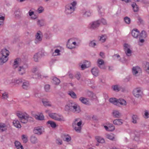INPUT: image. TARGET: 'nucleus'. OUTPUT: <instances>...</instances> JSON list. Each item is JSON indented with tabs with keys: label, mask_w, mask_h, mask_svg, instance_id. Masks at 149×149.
<instances>
[{
	"label": "nucleus",
	"mask_w": 149,
	"mask_h": 149,
	"mask_svg": "<svg viewBox=\"0 0 149 149\" xmlns=\"http://www.w3.org/2000/svg\"><path fill=\"white\" fill-rule=\"evenodd\" d=\"M13 124L14 126L17 128H20L21 127V126L19 121L17 120H13Z\"/></svg>",
	"instance_id": "20"
},
{
	"label": "nucleus",
	"mask_w": 149,
	"mask_h": 149,
	"mask_svg": "<svg viewBox=\"0 0 149 149\" xmlns=\"http://www.w3.org/2000/svg\"><path fill=\"white\" fill-rule=\"evenodd\" d=\"M33 132L38 135L41 134L42 133V127H36L33 130Z\"/></svg>",
	"instance_id": "13"
},
{
	"label": "nucleus",
	"mask_w": 149,
	"mask_h": 149,
	"mask_svg": "<svg viewBox=\"0 0 149 149\" xmlns=\"http://www.w3.org/2000/svg\"><path fill=\"white\" fill-rule=\"evenodd\" d=\"M40 56L38 54L36 53L34 56L33 60L35 62H37L38 61V59Z\"/></svg>",
	"instance_id": "45"
},
{
	"label": "nucleus",
	"mask_w": 149,
	"mask_h": 149,
	"mask_svg": "<svg viewBox=\"0 0 149 149\" xmlns=\"http://www.w3.org/2000/svg\"><path fill=\"white\" fill-rule=\"evenodd\" d=\"M68 94L73 98L75 99L77 98V96L76 94L73 91H70L68 93Z\"/></svg>",
	"instance_id": "44"
},
{
	"label": "nucleus",
	"mask_w": 149,
	"mask_h": 149,
	"mask_svg": "<svg viewBox=\"0 0 149 149\" xmlns=\"http://www.w3.org/2000/svg\"><path fill=\"white\" fill-rule=\"evenodd\" d=\"M106 138L112 141H115V136L114 134H107L106 135Z\"/></svg>",
	"instance_id": "24"
},
{
	"label": "nucleus",
	"mask_w": 149,
	"mask_h": 149,
	"mask_svg": "<svg viewBox=\"0 0 149 149\" xmlns=\"http://www.w3.org/2000/svg\"><path fill=\"white\" fill-rule=\"evenodd\" d=\"M91 72L92 74L94 76H97L98 75L99 71L97 68H93L92 69Z\"/></svg>",
	"instance_id": "21"
},
{
	"label": "nucleus",
	"mask_w": 149,
	"mask_h": 149,
	"mask_svg": "<svg viewBox=\"0 0 149 149\" xmlns=\"http://www.w3.org/2000/svg\"><path fill=\"white\" fill-rule=\"evenodd\" d=\"M81 109L79 106L78 104H76L74 107V108L73 109L72 112L77 113H79Z\"/></svg>",
	"instance_id": "17"
},
{
	"label": "nucleus",
	"mask_w": 149,
	"mask_h": 149,
	"mask_svg": "<svg viewBox=\"0 0 149 149\" xmlns=\"http://www.w3.org/2000/svg\"><path fill=\"white\" fill-rule=\"evenodd\" d=\"M44 10V9L42 6H40L38 9V12L39 13H42Z\"/></svg>",
	"instance_id": "56"
},
{
	"label": "nucleus",
	"mask_w": 149,
	"mask_h": 149,
	"mask_svg": "<svg viewBox=\"0 0 149 149\" xmlns=\"http://www.w3.org/2000/svg\"><path fill=\"white\" fill-rule=\"evenodd\" d=\"M77 2L74 1L68 4L65 6V13L67 14H70L73 12L75 8Z\"/></svg>",
	"instance_id": "2"
},
{
	"label": "nucleus",
	"mask_w": 149,
	"mask_h": 149,
	"mask_svg": "<svg viewBox=\"0 0 149 149\" xmlns=\"http://www.w3.org/2000/svg\"><path fill=\"white\" fill-rule=\"evenodd\" d=\"M113 124L115 125H122L123 123L122 120L120 119L115 120L113 121Z\"/></svg>",
	"instance_id": "26"
},
{
	"label": "nucleus",
	"mask_w": 149,
	"mask_h": 149,
	"mask_svg": "<svg viewBox=\"0 0 149 149\" xmlns=\"http://www.w3.org/2000/svg\"><path fill=\"white\" fill-rule=\"evenodd\" d=\"M27 122L28 120H29L30 122L33 121V118L31 116H29V115H27Z\"/></svg>",
	"instance_id": "58"
},
{
	"label": "nucleus",
	"mask_w": 149,
	"mask_h": 149,
	"mask_svg": "<svg viewBox=\"0 0 149 149\" xmlns=\"http://www.w3.org/2000/svg\"><path fill=\"white\" fill-rule=\"evenodd\" d=\"M60 52V51L59 49H57L55 50L53 54V55L54 56L59 55Z\"/></svg>",
	"instance_id": "53"
},
{
	"label": "nucleus",
	"mask_w": 149,
	"mask_h": 149,
	"mask_svg": "<svg viewBox=\"0 0 149 149\" xmlns=\"http://www.w3.org/2000/svg\"><path fill=\"white\" fill-rule=\"evenodd\" d=\"M100 23V21L99 20L90 23L89 25V27L91 29H95L99 26Z\"/></svg>",
	"instance_id": "7"
},
{
	"label": "nucleus",
	"mask_w": 149,
	"mask_h": 149,
	"mask_svg": "<svg viewBox=\"0 0 149 149\" xmlns=\"http://www.w3.org/2000/svg\"><path fill=\"white\" fill-rule=\"evenodd\" d=\"M56 143L58 144L61 145L62 143V141L61 139H57L56 140Z\"/></svg>",
	"instance_id": "60"
},
{
	"label": "nucleus",
	"mask_w": 149,
	"mask_h": 149,
	"mask_svg": "<svg viewBox=\"0 0 149 149\" xmlns=\"http://www.w3.org/2000/svg\"><path fill=\"white\" fill-rule=\"evenodd\" d=\"M15 16L17 18H19L20 17L21 15V12L19 11H16L15 13Z\"/></svg>",
	"instance_id": "49"
},
{
	"label": "nucleus",
	"mask_w": 149,
	"mask_h": 149,
	"mask_svg": "<svg viewBox=\"0 0 149 149\" xmlns=\"http://www.w3.org/2000/svg\"><path fill=\"white\" fill-rule=\"evenodd\" d=\"M69 40H68V42L67 43V47L69 48V49H72L74 48V47H73V46H70L69 44Z\"/></svg>",
	"instance_id": "63"
},
{
	"label": "nucleus",
	"mask_w": 149,
	"mask_h": 149,
	"mask_svg": "<svg viewBox=\"0 0 149 149\" xmlns=\"http://www.w3.org/2000/svg\"><path fill=\"white\" fill-rule=\"evenodd\" d=\"M82 13H83V14L86 17H89L91 15V13L88 10L87 11L83 10Z\"/></svg>",
	"instance_id": "38"
},
{
	"label": "nucleus",
	"mask_w": 149,
	"mask_h": 149,
	"mask_svg": "<svg viewBox=\"0 0 149 149\" xmlns=\"http://www.w3.org/2000/svg\"><path fill=\"white\" fill-rule=\"evenodd\" d=\"M79 100L83 103L86 105H88L89 104V99L83 97H80L79 98Z\"/></svg>",
	"instance_id": "15"
},
{
	"label": "nucleus",
	"mask_w": 149,
	"mask_h": 149,
	"mask_svg": "<svg viewBox=\"0 0 149 149\" xmlns=\"http://www.w3.org/2000/svg\"><path fill=\"white\" fill-rule=\"evenodd\" d=\"M65 141L67 142L70 141L71 140V138L70 136L68 135H65Z\"/></svg>",
	"instance_id": "52"
},
{
	"label": "nucleus",
	"mask_w": 149,
	"mask_h": 149,
	"mask_svg": "<svg viewBox=\"0 0 149 149\" xmlns=\"http://www.w3.org/2000/svg\"><path fill=\"white\" fill-rule=\"evenodd\" d=\"M112 115L115 118H119L121 116V114L119 111L115 110L113 111Z\"/></svg>",
	"instance_id": "19"
},
{
	"label": "nucleus",
	"mask_w": 149,
	"mask_h": 149,
	"mask_svg": "<svg viewBox=\"0 0 149 149\" xmlns=\"http://www.w3.org/2000/svg\"><path fill=\"white\" fill-rule=\"evenodd\" d=\"M50 86L49 84H46L44 86V89L45 91L47 92H50Z\"/></svg>",
	"instance_id": "39"
},
{
	"label": "nucleus",
	"mask_w": 149,
	"mask_h": 149,
	"mask_svg": "<svg viewBox=\"0 0 149 149\" xmlns=\"http://www.w3.org/2000/svg\"><path fill=\"white\" fill-rule=\"evenodd\" d=\"M132 7L133 8L134 11L135 12H136L138 11L139 10V7L135 3H134L132 5Z\"/></svg>",
	"instance_id": "31"
},
{
	"label": "nucleus",
	"mask_w": 149,
	"mask_h": 149,
	"mask_svg": "<svg viewBox=\"0 0 149 149\" xmlns=\"http://www.w3.org/2000/svg\"><path fill=\"white\" fill-rule=\"evenodd\" d=\"M23 80H22L21 79H18L16 80L15 82L17 84H19L23 82Z\"/></svg>",
	"instance_id": "61"
},
{
	"label": "nucleus",
	"mask_w": 149,
	"mask_h": 149,
	"mask_svg": "<svg viewBox=\"0 0 149 149\" xmlns=\"http://www.w3.org/2000/svg\"><path fill=\"white\" fill-rule=\"evenodd\" d=\"M76 104L74 102H69L65 106V110L72 112L73 109L74 108Z\"/></svg>",
	"instance_id": "6"
},
{
	"label": "nucleus",
	"mask_w": 149,
	"mask_h": 149,
	"mask_svg": "<svg viewBox=\"0 0 149 149\" xmlns=\"http://www.w3.org/2000/svg\"><path fill=\"white\" fill-rule=\"evenodd\" d=\"M82 124V121L79 118L75 119L72 123L73 128L75 131L79 133H80L81 130V125Z\"/></svg>",
	"instance_id": "1"
},
{
	"label": "nucleus",
	"mask_w": 149,
	"mask_h": 149,
	"mask_svg": "<svg viewBox=\"0 0 149 149\" xmlns=\"http://www.w3.org/2000/svg\"><path fill=\"white\" fill-rule=\"evenodd\" d=\"M101 22L104 24L105 25L107 24V22L106 20L104 19H102L101 20Z\"/></svg>",
	"instance_id": "64"
},
{
	"label": "nucleus",
	"mask_w": 149,
	"mask_h": 149,
	"mask_svg": "<svg viewBox=\"0 0 149 149\" xmlns=\"http://www.w3.org/2000/svg\"><path fill=\"white\" fill-rule=\"evenodd\" d=\"M18 72L19 74L22 75L25 73V69L23 66H19L17 68Z\"/></svg>",
	"instance_id": "16"
},
{
	"label": "nucleus",
	"mask_w": 149,
	"mask_h": 149,
	"mask_svg": "<svg viewBox=\"0 0 149 149\" xmlns=\"http://www.w3.org/2000/svg\"><path fill=\"white\" fill-rule=\"evenodd\" d=\"M145 69L146 72L148 73H149V63L146 62L144 64Z\"/></svg>",
	"instance_id": "36"
},
{
	"label": "nucleus",
	"mask_w": 149,
	"mask_h": 149,
	"mask_svg": "<svg viewBox=\"0 0 149 149\" xmlns=\"http://www.w3.org/2000/svg\"><path fill=\"white\" fill-rule=\"evenodd\" d=\"M5 17L3 16H0V25H2L3 24Z\"/></svg>",
	"instance_id": "51"
},
{
	"label": "nucleus",
	"mask_w": 149,
	"mask_h": 149,
	"mask_svg": "<svg viewBox=\"0 0 149 149\" xmlns=\"http://www.w3.org/2000/svg\"><path fill=\"white\" fill-rule=\"evenodd\" d=\"M124 20L126 23L128 24H130L131 20L130 18L128 17H125L124 18Z\"/></svg>",
	"instance_id": "48"
},
{
	"label": "nucleus",
	"mask_w": 149,
	"mask_h": 149,
	"mask_svg": "<svg viewBox=\"0 0 149 149\" xmlns=\"http://www.w3.org/2000/svg\"><path fill=\"white\" fill-rule=\"evenodd\" d=\"M30 141L32 143H36L38 142V139L37 138L34 136H32L30 138Z\"/></svg>",
	"instance_id": "29"
},
{
	"label": "nucleus",
	"mask_w": 149,
	"mask_h": 149,
	"mask_svg": "<svg viewBox=\"0 0 149 149\" xmlns=\"http://www.w3.org/2000/svg\"><path fill=\"white\" fill-rule=\"evenodd\" d=\"M22 86V88L24 89L27 90L30 88V84L29 81L23 80Z\"/></svg>",
	"instance_id": "11"
},
{
	"label": "nucleus",
	"mask_w": 149,
	"mask_h": 149,
	"mask_svg": "<svg viewBox=\"0 0 149 149\" xmlns=\"http://www.w3.org/2000/svg\"><path fill=\"white\" fill-rule=\"evenodd\" d=\"M42 34L41 32L40 31H38L36 35V40L35 42L36 44L40 42L42 40V38L41 35Z\"/></svg>",
	"instance_id": "9"
},
{
	"label": "nucleus",
	"mask_w": 149,
	"mask_h": 149,
	"mask_svg": "<svg viewBox=\"0 0 149 149\" xmlns=\"http://www.w3.org/2000/svg\"><path fill=\"white\" fill-rule=\"evenodd\" d=\"M132 122L134 124L137 123V120L138 119V117L136 115H133L132 116Z\"/></svg>",
	"instance_id": "27"
},
{
	"label": "nucleus",
	"mask_w": 149,
	"mask_h": 149,
	"mask_svg": "<svg viewBox=\"0 0 149 149\" xmlns=\"http://www.w3.org/2000/svg\"><path fill=\"white\" fill-rule=\"evenodd\" d=\"M84 64L87 68L89 67L91 65L90 62L88 61H85L84 62Z\"/></svg>",
	"instance_id": "57"
},
{
	"label": "nucleus",
	"mask_w": 149,
	"mask_h": 149,
	"mask_svg": "<svg viewBox=\"0 0 149 149\" xmlns=\"http://www.w3.org/2000/svg\"><path fill=\"white\" fill-rule=\"evenodd\" d=\"M124 50L130 48V46L127 44L125 43L123 45Z\"/></svg>",
	"instance_id": "55"
},
{
	"label": "nucleus",
	"mask_w": 149,
	"mask_h": 149,
	"mask_svg": "<svg viewBox=\"0 0 149 149\" xmlns=\"http://www.w3.org/2000/svg\"><path fill=\"white\" fill-rule=\"evenodd\" d=\"M1 97L3 99L7 100V99L8 97V93L6 92L2 93Z\"/></svg>",
	"instance_id": "40"
},
{
	"label": "nucleus",
	"mask_w": 149,
	"mask_h": 149,
	"mask_svg": "<svg viewBox=\"0 0 149 149\" xmlns=\"http://www.w3.org/2000/svg\"><path fill=\"white\" fill-rule=\"evenodd\" d=\"M42 102L45 106H51L52 105L49 102H47L45 100H42Z\"/></svg>",
	"instance_id": "47"
},
{
	"label": "nucleus",
	"mask_w": 149,
	"mask_h": 149,
	"mask_svg": "<svg viewBox=\"0 0 149 149\" xmlns=\"http://www.w3.org/2000/svg\"><path fill=\"white\" fill-rule=\"evenodd\" d=\"M95 138L97 141L99 143H103L105 142L104 139L100 136H96Z\"/></svg>",
	"instance_id": "30"
},
{
	"label": "nucleus",
	"mask_w": 149,
	"mask_h": 149,
	"mask_svg": "<svg viewBox=\"0 0 149 149\" xmlns=\"http://www.w3.org/2000/svg\"><path fill=\"white\" fill-rule=\"evenodd\" d=\"M7 126L6 124L0 123V132H2L7 130Z\"/></svg>",
	"instance_id": "14"
},
{
	"label": "nucleus",
	"mask_w": 149,
	"mask_h": 149,
	"mask_svg": "<svg viewBox=\"0 0 149 149\" xmlns=\"http://www.w3.org/2000/svg\"><path fill=\"white\" fill-rule=\"evenodd\" d=\"M45 24L44 21L43 19L38 20V21L37 24L40 26H41L44 25Z\"/></svg>",
	"instance_id": "37"
},
{
	"label": "nucleus",
	"mask_w": 149,
	"mask_h": 149,
	"mask_svg": "<svg viewBox=\"0 0 149 149\" xmlns=\"http://www.w3.org/2000/svg\"><path fill=\"white\" fill-rule=\"evenodd\" d=\"M110 102L116 105H118V100L115 98H111L109 99Z\"/></svg>",
	"instance_id": "23"
},
{
	"label": "nucleus",
	"mask_w": 149,
	"mask_h": 149,
	"mask_svg": "<svg viewBox=\"0 0 149 149\" xmlns=\"http://www.w3.org/2000/svg\"><path fill=\"white\" fill-rule=\"evenodd\" d=\"M118 103H120V104L123 106H125L127 104L126 101L123 99H119L118 100Z\"/></svg>",
	"instance_id": "33"
},
{
	"label": "nucleus",
	"mask_w": 149,
	"mask_h": 149,
	"mask_svg": "<svg viewBox=\"0 0 149 149\" xmlns=\"http://www.w3.org/2000/svg\"><path fill=\"white\" fill-rule=\"evenodd\" d=\"M139 32L138 31L137 29H134L132 31V35L134 38H137L139 35Z\"/></svg>",
	"instance_id": "18"
},
{
	"label": "nucleus",
	"mask_w": 149,
	"mask_h": 149,
	"mask_svg": "<svg viewBox=\"0 0 149 149\" xmlns=\"http://www.w3.org/2000/svg\"><path fill=\"white\" fill-rule=\"evenodd\" d=\"M106 40V38L105 37H104V36H101L100 37V40L102 41V42H104Z\"/></svg>",
	"instance_id": "62"
},
{
	"label": "nucleus",
	"mask_w": 149,
	"mask_h": 149,
	"mask_svg": "<svg viewBox=\"0 0 149 149\" xmlns=\"http://www.w3.org/2000/svg\"><path fill=\"white\" fill-rule=\"evenodd\" d=\"M134 96L137 98L141 97L143 94L142 89L140 88H135L133 92Z\"/></svg>",
	"instance_id": "5"
},
{
	"label": "nucleus",
	"mask_w": 149,
	"mask_h": 149,
	"mask_svg": "<svg viewBox=\"0 0 149 149\" xmlns=\"http://www.w3.org/2000/svg\"><path fill=\"white\" fill-rule=\"evenodd\" d=\"M49 115L51 118L56 120L60 121H65V118L63 116L55 113H50Z\"/></svg>",
	"instance_id": "4"
},
{
	"label": "nucleus",
	"mask_w": 149,
	"mask_h": 149,
	"mask_svg": "<svg viewBox=\"0 0 149 149\" xmlns=\"http://www.w3.org/2000/svg\"><path fill=\"white\" fill-rule=\"evenodd\" d=\"M47 123L48 124H50L52 128H55L56 127V123L53 121L49 120L47 122Z\"/></svg>",
	"instance_id": "34"
},
{
	"label": "nucleus",
	"mask_w": 149,
	"mask_h": 149,
	"mask_svg": "<svg viewBox=\"0 0 149 149\" xmlns=\"http://www.w3.org/2000/svg\"><path fill=\"white\" fill-rule=\"evenodd\" d=\"M97 63L98 66L100 68L103 69H106V67L104 65V62L103 60L99 59L97 60Z\"/></svg>",
	"instance_id": "10"
},
{
	"label": "nucleus",
	"mask_w": 149,
	"mask_h": 149,
	"mask_svg": "<svg viewBox=\"0 0 149 149\" xmlns=\"http://www.w3.org/2000/svg\"><path fill=\"white\" fill-rule=\"evenodd\" d=\"M107 125L108 126L109 128H110L109 130L110 131H112L114 130L115 127L112 124L110 123H108Z\"/></svg>",
	"instance_id": "43"
},
{
	"label": "nucleus",
	"mask_w": 149,
	"mask_h": 149,
	"mask_svg": "<svg viewBox=\"0 0 149 149\" xmlns=\"http://www.w3.org/2000/svg\"><path fill=\"white\" fill-rule=\"evenodd\" d=\"M147 36L146 32L144 31H142L140 34V37L142 38H145Z\"/></svg>",
	"instance_id": "41"
},
{
	"label": "nucleus",
	"mask_w": 149,
	"mask_h": 149,
	"mask_svg": "<svg viewBox=\"0 0 149 149\" xmlns=\"http://www.w3.org/2000/svg\"><path fill=\"white\" fill-rule=\"evenodd\" d=\"M132 71L133 74L136 76L138 73L141 71V69L138 66L134 67L132 68Z\"/></svg>",
	"instance_id": "8"
},
{
	"label": "nucleus",
	"mask_w": 149,
	"mask_h": 149,
	"mask_svg": "<svg viewBox=\"0 0 149 149\" xmlns=\"http://www.w3.org/2000/svg\"><path fill=\"white\" fill-rule=\"evenodd\" d=\"M53 83L55 85H58L60 83V80L56 77H54L53 79Z\"/></svg>",
	"instance_id": "32"
},
{
	"label": "nucleus",
	"mask_w": 149,
	"mask_h": 149,
	"mask_svg": "<svg viewBox=\"0 0 149 149\" xmlns=\"http://www.w3.org/2000/svg\"><path fill=\"white\" fill-rule=\"evenodd\" d=\"M17 115L18 117L19 120L22 123H27V118L28 114L22 112H19L17 113Z\"/></svg>",
	"instance_id": "3"
},
{
	"label": "nucleus",
	"mask_w": 149,
	"mask_h": 149,
	"mask_svg": "<svg viewBox=\"0 0 149 149\" xmlns=\"http://www.w3.org/2000/svg\"><path fill=\"white\" fill-rule=\"evenodd\" d=\"M15 144L17 149H24L23 146L19 142L16 141L15 142Z\"/></svg>",
	"instance_id": "25"
},
{
	"label": "nucleus",
	"mask_w": 149,
	"mask_h": 149,
	"mask_svg": "<svg viewBox=\"0 0 149 149\" xmlns=\"http://www.w3.org/2000/svg\"><path fill=\"white\" fill-rule=\"evenodd\" d=\"M125 52L127 55L128 56H130L131 55L132 51L130 49H127L126 50H124Z\"/></svg>",
	"instance_id": "42"
},
{
	"label": "nucleus",
	"mask_w": 149,
	"mask_h": 149,
	"mask_svg": "<svg viewBox=\"0 0 149 149\" xmlns=\"http://www.w3.org/2000/svg\"><path fill=\"white\" fill-rule=\"evenodd\" d=\"M149 115V113L147 110L145 111L144 115L145 116V118H147L149 117L148 115Z\"/></svg>",
	"instance_id": "59"
},
{
	"label": "nucleus",
	"mask_w": 149,
	"mask_h": 149,
	"mask_svg": "<svg viewBox=\"0 0 149 149\" xmlns=\"http://www.w3.org/2000/svg\"><path fill=\"white\" fill-rule=\"evenodd\" d=\"M22 138L24 143H26L28 141V139L27 138L26 135L24 134L22 135Z\"/></svg>",
	"instance_id": "46"
},
{
	"label": "nucleus",
	"mask_w": 149,
	"mask_h": 149,
	"mask_svg": "<svg viewBox=\"0 0 149 149\" xmlns=\"http://www.w3.org/2000/svg\"><path fill=\"white\" fill-rule=\"evenodd\" d=\"M8 57L1 55L0 56V65H2L8 61Z\"/></svg>",
	"instance_id": "12"
},
{
	"label": "nucleus",
	"mask_w": 149,
	"mask_h": 149,
	"mask_svg": "<svg viewBox=\"0 0 149 149\" xmlns=\"http://www.w3.org/2000/svg\"><path fill=\"white\" fill-rule=\"evenodd\" d=\"M96 45V41L95 40L92 41H90L89 45L90 47H95V46Z\"/></svg>",
	"instance_id": "35"
},
{
	"label": "nucleus",
	"mask_w": 149,
	"mask_h": 149,
	"mask_svg": "<svg viewBox=\"0 0 149 149\" xmlns=\"http://www.w3.org/2000/svg\"><path fill=\"white\" fill-rule=\"evenodd\" d=\"M9 51L6 49H3L1 51V54L2 55L8 57L9 55Z\"/></svg>",
	"instance_id": "22"
},
{
	"label": "nucleus",
	"mask_w": 149,
	"mask_h": 149,
	"mask_svg": "<svg viewBox=\"0 0 149 149\" xmlns=\"http://www.w3.org/2000/svg\"><path fill=\"white\" fill-rule=\"evenodd\" d=\"M112 88L114 91H119L118 87L117 85L113 86H112Z\"/></svg>",
	"instance_id": "50"
},
{
	"label": "nucleus",
	"mask_w": 149,
	"mask_h": 149,
	"mask_svg": "<svg viewBox=\"0 0 149 149\" xmlns=\"http://www.w3.org/2000/svg\"><path fill=\"white\" fill-rule=\"evenodd\" d=\"M34 116L36 120H43L44 119V117L43 115H37L35 114L34 115Z\"/></svg>",
	"instance_id": "28"
},
{
	"label": "nucleus",
	"mask_w": 149,
	"mask_h": 149,
	"mask_svg": "<svg viewBox=\"0 0 149 149\" xmlns=\"http://www.w3.org/2000/svg\"><path fill=\"white\" fill-rule=\"evenodd\" d=\"M81 77V75L79 72H77L75 75V77L78 80H79L80 79Z\"/></svg>",
	"instance_id": "54"
}]
</instances>
